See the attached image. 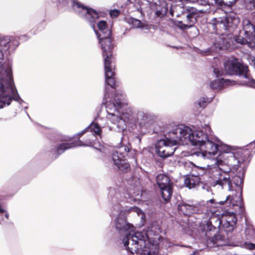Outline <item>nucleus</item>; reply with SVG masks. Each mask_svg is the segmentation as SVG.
<instances>
[{
    "label": "nucleus",
    "instance_id": "f257e3e1",
    "mask_svg": "<svg viewBox=\"0 0 255 255\" xmlns=\"http://www.w3.org/2000/svg\"><path fill=\"white\" fill-rule=\"evenodd\" d=\"M72 10L87 21L95 32L103 51L107 81L108 84H111L113 82L112 77L115 65L112 51L113 46L112 44L111 31L108 27L106 21L105 20L98 21L97 24L98 30H96L95 23L98 22L99 19V14L97 11L84 6L82 3L77 4Z\"/></svg>",
    "mask_w": 255,
    "mask_h": 255
},
{
    "label": "nucleus",
    "instance_id": "37998d69",
    "mask_svg": "<svg viewBox=\"0 0 255 255\" xmlns=\"http://www.w3.org/2000/svg\"><path fill=\"white\" fill-rule=\"evenodd\" d=\"M2 220H0V224H2Z\"/></svg>",
    "mask_w": 255,
    "mask_h": 255
},
{
    "label": "nucleus",
    "instance_id": "1a4fd4ad",
    "mask_svg": "<svg viewBox=\"0 0 255 255\" xmlns=\"http://www.w3.org/2000/svg\"><path fill=\"white\" fill-rule=\"evenodd\" d=\"M105 121V119L101 118L100 115H98L96 119V122H92L88 127L78 133L79 135H82L85 133L89 132L90 133L88 134L89 138L87 139L85 142L79 140L75 142L63 143L60 144L52 150V152L56 154L55 158L69 148L77 146L91 145L95 139L96 135H101V129L105 127L106 125H109V124H106Z\"/></svg>",
    "mask_w": 255,
    "mask_h": 255
},
{
    "label": "nucleus",
    "instance_id": "473e14b6",
    "mask_svg": "<svg viewBox=\"0 0 255 255\" xmlns=\"http://www.w3.org/2000/svg\"><path fill=\"white\" fill-rule=\"evenodd\" d=\"M245 7L247 9L252 10L255 8V0H246Z\"/></svg>",
    "mask_w": 255,
    "mask_h": 255
},
{
    "label": "nucleus",
    "instance_id": "72a5a7b5",
    "mask_svg": "<svg viewBox=\"0 0 255 255\" xmlns=\"http://www.w3.org/2000/svg\"><path fill=\"white\" fill-rule=\"evenodd\" d=\"M127 195L128 196V197H129L131 195L132 197H136L137 199H138V198L137 197L138 196L140 197L141 194L140 193L139 191H138L137 193H131V192H130L129 193L126 194V195L125 196V198H127Z\"/></svg>",
    "mask_w": 255,
    "mask_h": 255
},
{
    "label": "nucleus",
    "instance_id": "a211bd4d",
    "mask_svg": "<svg viewBox=\"0 0 255 255\" xmlns=\"http://www.w3.org/2000/svg\"><path fill=\"white\" fill-rule=\"evenodd\" d=\"M131 150V148L126 146H122L119 150L113 153L112 159L115 165L121 171L127 172L130 169L129 164L127 162L125 158Z\"/></svg>",
    "mask_w": 255,
    "mask_h": 255
},
{
    "label": "nucleus",
    "instance_id": "cd10ccee",
    "mask_svg": "<svg viewBox=\"0 0 255 255\" xmlns=\"http://www.w3.org/2000/svg\"><path fill=\"white\" fill-rule=\"evenodd\" d=\"M198 4L202 5H214L217 4L222 6L223 0H197L196 1Z\"/></svg>",
    "mask_w": 255,
    "mask_h": 255
},
{
    "label": "nucleus",
    "instance_id": "f8f14e48",
    "mask_svg": "<svg viewBox=\"0 0 255 255\" xmlns=\"http://www.w3.org/2000/svg\"><path fill=\"white\" fill-rule=\"evenodd\" d=\"M196 9L191 10L184 8L180 4H172L170 13L172 16L181 17L182 20L177 21L176 25L182 30L187 29L192 27L196 22Z\"/></svg>",
    "mask_w": 255,
    "mask_h": 255
},
{
    "label": "nucleus",
    "instance_id": "58836bf2",
    "mask_svg": "<svg viewBox=\"0 0 255 255\" xmlns=\"http://www.w3.org/2000/svg\"><path fill=\"white\" fill-rule=\"evenodd\" d=\"M3 212H5V210L3 209L2 206L0 205V216H1Z\"/></svg>",
    "mask_w": 255,
    "mask_h": 255
},
{
    "label": "nucleus",
    "instance_id": "dca6fc26",
    "mask_svg": "<svg viewBox=\"0 0 255 255\" xmlns=\"http://www.w3.org/2000/svg\"><path fill=\"white\" fill-rule=\"evenodd\" d=\"M244 35L241 33L236 38L237 42L247 44L251 48H255V27L248 19L243 20Z\"/></svg>",
    "mask_w": 255,
    "mask_h": 255
},
{
    "label": "nucleus",
    "instance_id": "7c9ffc66",
    "mask_svg": "<svg viewBox=\"0 0 255 255\" xmlns=\"http://www.w3.org/2000/svg\"><path fill=\"white\" fill-rule=\"evenodd\" d=\"M212 101L211 99L209 98L208 97L205 96L201 97L198 101L197 104L198 105L200 108H204L207 105L210 103Z\"/></svg>",
    "mask_w": 255,
    "mask_h": 255
},
{
    "label": "nucleus",
    "instance_id": "0eeeda50",
    "mask_svg": "<svg viewBox=\"0 0 255 255\" xmlns=\"http://www.w3.org/2000/svg\"><path fill=\"white\" fill-rule=\"evenodd\" d=\"M235 190V196L229 195L225 201L219 202L220 205L229 204L230 208L233 209L232 211H226L222 214L223 229L227 233L231 232L234 229L237 220L236 214H240L243 212L242 189L240 186H236Z\"/></svg>",
    "mask_w": 255,
    "mask_h": 255
},
{
    "label": "nucleus",
    "instance_id": "e433bc0d",
    "mask_svg": "<svg viewBox=\"0 0 255 255\" xmlns=\"http://www.w3.org/2000/svg\"><path fill=\"white\" fill-rule=\"evenodd\" d=\"M214 73L216 76L218 78L220 76H222L223 72L221 71L219 69L215 68L214 70Z\"/></svg>",
    "mask_w": 255,
    "mask_h": 255
},
{
    "label": "nucleus",
    "instance_id": "a878e982",
    "mask_svg": "<svg viewBox=\"0 0 255 255\" xmlns=\"http://www.w3.org/2000/svg\"><path fill=\"white\" fill-rule=\"evenodd\" d=\"M136 111V110L132 111L131 109L128 108L122 113L121 117L125 121V124L126 122H127L129 124H134L136 117L135 112Z\"/></svg>",
    "mask_w": 255,
    "mask_h": 255
},
{
    "label": "nucleus",
    "instance_id": "bb28decb",
    "mask_svg": "<svg viewBox=\"0 0 255 255\" xmlns=\"http://www.w3.org/2000/svg\"><path fill=\"white\" fill-rule=\"evenodd\" d=\"M200 182V178L197 176L189 175L184 179V184L189 189L196 187Z\"/></svg>",
    "mask_w": 255,
    "mask_h": 255
},
{
    "label": "nucleus",
    "instance_id": "c03bdc74",
    "mask_svg": "<svg viewBox=\"0 0 255 255\" xmlns=\"http://www.w3.org/2000/svg\"><path fill=\"white\" fill-rule=\"evenodd\" d=\"M195 252H194V253L192 254V255H195Z\"/></svg>",
    "mask_w": 255,
    "mask_h": 255
},
{
    "label": "nucleus",
    "instance_id": "9d476101",
    "mask_svg": "<svg viewBox=\"0 0 255 255\" xmlns=\"http://www.w3.org/2000/svg\"><path fill=\"white\" fill-rule=\"evenodd\" d=\"M114 224L116 230L119 233L125 236L122 242L126 250L131 254L134 255L138 250L135 243H133V245H130L132 244L129 239L134 236L136 232H135L134 226L127 222L125 215L117 216L114 220Z\"/></svg>",
    "mask_w": 255,
    "mask_h": 255
},
{
    "label": "nucleus",
    "instance_id": "393cba45",
    "mask_svg": "<svg viewBox=\"0 0 255 255\" xmlns=\"http://www.w3.org/2000/svg\"><path fill=\"white\" fill-rule=\"evenodd\" d=\"M58 6L64 10H72L80 3L76 0H57Z\"/></svg>",
    "mask_w": 255,
    "mask_h": 255
},
{
    "label": "nucleus",
    "instance_id": "f3484780",
    "mask_svg": "<svg viewBox=\"0 0 255 255\" xmlns=\"http://www.w3.org/2000/svg\"><path fill=\"white\" fill-rule=\"evenodd\" d=\"M115 192L114 189L110 190V198L112 204L111 213V215L112 216H121L128 213L134 212L136 213L138 216L141 215V218H142L143 213L142 211L136 206L131 207L128 209L123 210L121 205L118 201V199L119 197V194L116 193L114 197H112V195H113Z\"/></svg>",
    "mask_w": 255,
    "mask_h": 255
},
{
    "label": "nucleus",
    "instance_id": "c85d7f7f",
    "mask_svg": "<svg viewBox=\"0 0 255 255\" xmlns=\"http://www.w3.org/2000/svg\"><path fill=\"white\" fill-rule=\"evenodd\" d=\"M227 238L221 234L215 235L212 238V241L213 245L217 246L225 245L226 243Z\"/></svg>",
    "mask_w": 255,
    "mask_h": 255
},
{
    "label": "nucleus",
    "instance_id": "f704fd0d",
    "mask_svg": "<svg viewBox=\"0 0 255 255\" xmlns=\"http://www.w3.org/2000/svg\"><path fill=\"white\" fill-rule=\"evenodd\" d=\"M120 11L117 9H114L110 11V14L113 18L117 17L120 14Z\"/></svg>",
    "mask_w": 255,
    "mask_h": 255
},
{
    "label": "nucleus",
    "instance_id": "423d86ee",
    "mask_svg": "<svg viewBox=\"0 0 255 255\" xmlns=\"http://www.w3.org/2000/svg\"><path fill=\"white\" fill-rule=\"evenodd\" d=\"M214 144L216 146V151L210 156H206L205 158H212L218 152H220L221 154L214 159V163L218 164L219 165H226L228 166H231L234 169H238L239 167L244 168L247 167L249 160L246 155H244L243 151L238 150L233 152L226 144L215 142Z\"/></svg>",
    "mask_w": 255,
    "mask_h": 255
},
{
    "label": "nucleus",
    "instance_id": "9b49d317",
    "mask_svg": "<svg viewBox=\"0 0 255 255\" xmlns=\"http://www.w3.org/2000/svg\"><path fill=\"white\" fill-rule=\"evenodd\" d=\"M115 67H114L112 79H113V83L108 84L107 81V78L105 75V79L106 85L105 86V91L104 97V102L103 103V106H104L106 110L107 115L111 113H118V108H122L125 104L124 96L122 94H116L114 95L113 100L112 99L113 93L115 90Z\"/></svg>",
    "mask_w": 255,
    "mask_h": 255
},
{
    "label": "nucleus",
    "instance_id": "7ed1b4c3",
    "mask_svg": "<svg viewBox=\"0 0 255 255\" xmlns=\"http://www.w3.org/2000/svg\"><path fill=\"white\" fill-rule=\"evenodd\" d=\"M239 23L240 19L237 14L234 12L229 14L224 13L222 16L213 18L210 22L213 28L216 29L217 32H221L223 33L215 37L213 45L209 49L206 51L200 50V53L203 56H206L212 51L217 52L220 50L230 48L233 43V39L228 33L232 32Z\"/></svg>",
    "mask_w": 255,
    "mask_h": 255
},
{
    "label": "nucleus",
    "instance_id": "6e6552de",
    "mask_svg": "<svg viewBox=\"0 0 255 255\" xmlns=\"http://www.w3.org/2000/svg\"><path fill=\"white\" fill-rule=\"evenodd\" d=\"M160 232V228L156 223L150 225L144 232H136L135 235L131 238V245L135 243L138 249L136 255H157L159 249L157 245L150 243L151 236L158 234Z\"/></svg>",
    "mask_w": 255,
    "mask_h": 255
},
{
    "label": "nucleus",
    "instance_id": "aec40b11",
    "mask_svg": "<svg viewBox=\"0 0 255 255\" xmlns=\"http://www.w3.org/2000/svg\"><path fill=\"white\" fill-rule=\"evenodd\" d=\"M215 203L214 199H211L206 202L205 204V209L202 214H205L206 218H209L208 221L214 225L216 228L223 229V222L222 214H219V212L212 209L210 204H213Z\"/></svg>",
    "mask_w": 255,
    "mask_h": 255
},
{
    "label": "nucleus",
    "instance_id": "412c9836",
    "mask_svg": "<svg viewBox=\"0 0 255 255\" xmlns=\"http://www.w3.org/2000/svg\"><path fill=\"white\" fill-rule=\"evenodd\" d=\"M205 204L201 203L196 206H192L185 203L178 204V210L184 215L188 216L192 214H202L205 209Z\"/></svg>",
    "mask_w": 255,
    "mask_h": 255
},
{
    "label": "nucleus",
    "instance_id": "4468645a",
    "mask_svg": "<svg viewBox=\"0 0 255 255\" xmlns=\"http://www.w3.org/2000/svg\"><path fill=\"white\" fill-rule=\"evenodd\" d=\"M173 129L168 133V136L159 140L155 148L157 154L163 158H165L173 154L177 144H182L179 136L175 134L172 135Z\"/></svg>",
    "mask_w": 255,
    "mask_h": 255
},
{
    "label": "nucleus",
    "instance_id": "4c0bfd02",
    "mask_svg": "<svg viewBox=\"0 0 255 255\" xmlns=\"http://www.w3.org/2000/svg\"><path fill=\"white\" fill-rule=\"evenodd\" d=\"M246 248L250 250H255V244L253 243L247 244Z\"/></svg>",
    "mask_w": 255,
    "mask_h": 255
},
{
    "label": "nucleus",
    "instance_id": "a18cd8bd",
    "mask_svg": "<svg viewBox=\"0 0 255 255\" xmlns=\"http://www.w3.org/2000/svg\"><path fill=\"white\" fill-rule=\"evenodd\" d=\"M27 116L29 118V115L26 113Z\"/></svg>",
    "mask_w": 255,
    "mask_h": 255
},
{
    "label": "nucleus",
    "instance_id": "c9c22d12",
    "mask_svg": "<svg viewBox=\"0 0 255 255\" xmlns=\"http://www.w3.org/2000/svg\"><path fill=\"white\" fill-rule=\"evenodd\" d=\"M237 0H227V3H225L223 2L222 5L223 4H224V5H227L229 6H231L232 5L234 4L237 1Z\"/></svg>",
    "mask_w": 255,
    "mask_h": 255
},
{
    "label": "nucleus",
    "instance_id": "20e7f679",
    "mask_svg": "<svg viewBox=\"0 0 255 255\" xmlns=\"http://www.w3.org/2000/svg\"><path fill=\"white\" fill-rule=\"evenodd\" d=\"M175 134L179 136L182 144L190 143L198 147L200 151L194 153L198 156L205 158L217 150L214 141L210 139L207 133L202 130H193L188 127L179 125L173 128L172 135Z\"/></svg>",
    "mask_w": 255,
    "mask_h": 255
},
{
    "label": "nucleus",
    "instance_id": "c756f323",
    "mask_svg": "<svg viewBox=\"0 0 255 255\" xmlns=\"http://www.w3.org/2000/svg\"><path fill=\"white\" fill-rule=\"evenodd\" d=\"M128 22L134 28H142L145 29H149V26L148 25H144L142 24L139 20L134 18H129L128 20Z\"/></svg>",
    "mask_w": 255,
    "mask_h": 255
},
{
    "label": "nucleus",
    "instance_id": "2eb2a0df",
    "mask_svg": "<svg viewBox=\"0 0 255 255\" xmlns=\"http://www.w3.org/2000/svg\"><path fill=\"white\" fill-rule=\"evenodd\" d=\"M135 121L134 125L142 133H145L153 126L154 116L145 110H137L135 112Z\"/></svg>",
    "mask_w": 255,
    "mask_h": 255
},
{
    "label": "nucleus",
    "instance_id": "b1692460",
    "mask_svg": "<svg viewBox=\"0 0 255 255\" xmlns=\"http://www.w3.org/2000/svg\"><path fill=\"white\" fill-rule=\"evenodd\" d=\"M230 81L223 78H218L211 81L210 83V87L215 90L219 91L229 85Z\"/></svg>",
    "mask_w": 255,
    "mask_h": 255
},
{
    "label": "nucleus",
    "instance_id": "a19ab883",
    "mask_svg": "<svg viewBox=\"0 0 255 255\" xmlns=\"http://www.w3.org/2000/svg\"><path fill=\"white\" fill-rule=\"evenodd\" d=\"M206 130H208V131H210V127H206Z\"/></svg>",
    "mask_w": 255,
    "mask_h": 255
},
{
    "label": "nucleus",
    "instance_id": "79ce46f5",
    "mask_svg": "<svg viewBox=\"0 0 255 255\" xmlns=\"http://www.w3.org/2000/svg\"><path fill=\"white\" fill-rule=\"evenodd\" d=\"M219 11H221V12H223V11L222 9H219Z\"/></svg>",
    "mask_w": 255,
    "mask_h": 255
},
{
    "label": "nucleus",
    "instance_id": "4be33fe9",
    "mask_svg": "<svg viewBox=\"0 0 255 255\" xmlns=\"http://www.w3.org/2000/svg\"><path fill=\"white\" fill-rule=\"evenodd\" d=\"M118 113H114L107 115V119L113 125L112 126H109L110 129H114L117 131H123L126 128L125 121L119 116Z\"/></svg>",
    "mask_w": 255,
    "mask_h": 255
},
{
    "label": "nucleus",
    "instance_id": "5701e85b",
    "mask_svg": "<svg viewBox=\"0 0 255 255\" xmlns=\"http://www.w3.org/2000/svg\"><path fill=\"white\" fill-rule=\"evenodd\" d=\"M150 8L155 10V14L159 17H163L167 12V7L164 0H145Z\"/></svg>",
    "mask_w": 255,
    "mask_h": 255
},
{
    "label": "nucleus",
    "instance_id": "2f4dec72",
    "mask_svg": "<svg viewBox=\"0 0 255 255\" xmlns=\"http://www.w3.org/2000/svg\"><path fill=\"white\" fill-rule=\"evenodd\" d=\"M203 226V230L206 232H211L217 230V228L214 226V225L208 221H207L205 224H204Z\"/></svg>",
    "mask_w": 255,
    "mask_h": 255
},
{
    "label": "nucleus",
    "instance_id": "6ab92c4d",
    "mask_svg": "<svg viewBox=\"0 0 255 255\" xmlns=\"http://www.w3.org/2000/svg\"><path fill=\"white\" fill-rule=\"evenodd\" d=\"M156 181L163 199L166 202L169 201L173 193V183L169 177L159 174L156 176Z\"/></svg>",
    "mask_w": 255,
    "mask_h": 255
},
{
    "label": "nucleus",
    "instance_id": "39448f33",
    "mask_svg": "<svg viewBox=\"0 0 255 255\" xmlns=\"http://www.w3.org/2000/svg\"><path fill=\"white\" fill-rule=\"evenodd\" d=\"M224 165H219L217 163L208 165L205 169V173L212 179L211 184L213 187L217 186L222 189H228L231 192L230 195L234 194L235 196L236 194V186H240L242 189L241 185L243 183V179L240 176L237 177L238 181L233 185L230 173L236 171L238 169H234L231 166H228L227 169H225L223 167Z\"/></svg>",
    "mask_w": 255,
    "mask_h": 255
},
{
    "label": "nucleus",
    "instance_id": "f03ea898",
    "mask_svg": "<svg viewBox=\"0 0 255 255\" xmlns=\"http://www.w3.org/2000/svg\"><path fill=\"white\" fill-rule=\"evenodd\" d=\"M18 45L17 40L12 37L0 36V108L8 106L12 99L20 105L24 102L13 85L11 65L5 63L4 59V52L14 49Z\"/></svg>",
    "mask_w": 255,
    "mask_h": 255
},
{
    "label": "nucleus",
    "instance_id": "ea45409f",
    "mask_svg": "<svg viewBox=\"0 0 255 255\" xmlns=\"http://www.w3.org/2000/svg\"><path fill=\"white\" fill-rule=\"evenodd\" d=\"M4 213V216H5V217L7 219L9 217V214L5 210V212Z\"/></svg>",
    "mask_w": 255,
    "mask_h": 255
},
{
    "label": "nucleus",
    "instance_id": "ddd939ff",
    "mask_svg": "<svg viewBox=\"0 0 255 255\" xmlns=\"http://www.w3.org/2000/svg\"><path fill=\"white\" fill-rule=\"evenodd\" d=\"M226 73L229 75H238L243 79V84L248 86L255 87V80L248 73V67L241 64L237 59H229L224 63Z\"/></svg>",
    "mask_w": 255,
    "mask_h": 255
}]
</instances>
